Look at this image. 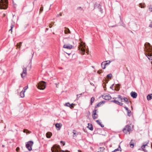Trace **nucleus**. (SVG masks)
Instances as JSON below:
<instances>
[{
	"mask_svg": "<svg viewBox=\"0 0 152 152\" xmlns=\"http://www.w3.org/2000/svg\"><path fill=\"white\" fill-rule=\"evenodd\" d=\"M114 84H113L111 86H113H113H114Z\"/></svg>",
	"mask_w": 152,
	"mask_h": 152,
	"instance_id": "57",
	"label": "nucleus"
},
{
	"mask_svg": "<svg viewBox=\"0 0 152 152\" xmlns=\"http://www.w3.org/2000/svg\"><path fill=\"white\" fill-rule=\"evenodd\" d=\"M97 117H98V115H93L92 116V117H93V118L94 119H96L97 118Z\"/></svg>",
	"mask_w": 152,
	"mask_h": 152,
	"instance_id": "36",
	"label": "nucleus"
},
{
	"mask_svg": "<svg viewBox=\"0 0 152 152\" xmlns=\"http://www.w3.org/2000/svg\"><path fill=\"white\" fill-rule=\"evenodd\" d=\"M104 149V147H100L98 149V152H103Z\"/></svg>",
	"mask_w": 152,
	"mask_h": 152,
	"instance_id": "22",
	"label": "nucleus"
},
{
	"mask_svg": "<svg viewBox=\"0 0 152 152\" xmlns=\"http://www.w3.org/2000/svg\"><path fill=\"white\" fill-rule=\"evenodd\" d=\"M33 142L30 141L27 142L26 144V147L29 151H31L32 150V146L33 145Z\"/></svg>",
	"mask_w": 152,
	"mask_h": 152,
	"instance_id": "7",
	"label": "nucleus"
},
{
	"mask_svg": "<svg viewBox=\"0 0 152 152\" xmlns=\"http://www.w3.org/2000/svg\"><path fill=\"white\" fill-rule=\"evenodd\" d=\"M124 107L127 111L129 110L128 108L126 107Z\"/></svg>",
	"mask_w": 152,
	"mask_h": 152,
	"instance_id": "43",
	"label": "nucleus"
},
{
	"mask_svg": "<svg viewBox=\"0 0 152 152\" xmlns=\"http://www.w3.org/2000/svg\"><path fill=\"white\" fill-rule=\"evenodd\" d=\"M28 88V86H26L25 87H24L23 88V89L24 90V91H25V92L26 90H27Z\"/></svg>",
	"mask_w": 152,
	"mask_h": 152,
	"instance_id": "38",
	"label": "nucleus"
},
{
	"mask_svg": "<svg viewBox=\"0 0 152 152\" xmlns=\"http://www.w3.org/2000/svg\"><path fill=\"white\" fill-rule=\"evenodd\" d=\"M105 101H103L100 102L95 106V108H96L100 107L102 103L104 104L105 103Z\"/></svg>",
	"mask_w": 152,
	"mask_h": 152,
	"instance_id": "15",
	"label": "nucleus"
},
{
	"mask_svg": "<svg viewBox=\"0 0 152 152\" xmlns=\"http://www.w3.org/2000/svg\"><path fill=\"white\" fill-rule=\"evenodd\" d=\"M20 150V148L19 147H18L16 148V150L18 152Z\"/></svg>",
	"mask_w": 152,
	"mask_h": 152,
	"instance_id": "40",
	"label": "nucleus"
},
{
	"mask_svg": "<svg viewBox=\"0 0 152 152\" xmlns=\"http://www.w3.org/2000/svg\"><path fill=\"white\" fill-rule=\"evenodd\" d=\"M97 110L96 109L94 110L93 111V113H96Z\"/></svg>",
	"mask_w": 152,
	"mask_h": 152,
	"instance_id": "41",
	"label": "nucleus"
},
{
	"mask_svg": "<svg viewBox=\"0 0 152 152\" xmlns=\"http://www.w3.org/2000/svg\"><path fill=\"white\" fill-rule=\"evenodd\" d=\"M88 128L91 130L92 131L93 130V127L92 124H91L88 123Z\"/></svg>",
	"mask_w": 152,
	"mask_h": 152,
	"instance_id": "14",
	"label": "nucleus"
},
{
	"mask_svg": "<svg viewBox=\"0 0 152 152\" xmlns=\"http://www.w3.org/2000/svg\"><path fill=\"white\" fill-rule=\"evenodd\" d=\"M147 99L149 101L152 99V94H148L147 96Z\"/></svg>",
	"mask_w": 152,
	"mask_h": 152,
	"instance_id": "18",
	"label": "nucleus"
},
{
	"mask_svg": "<svg viewBox=\"0 0 152 152\" xmlns=\"http://www.w3.org/2000/svg\"><path fill=\"white\" fill-rule=\"evenodd\" d=\"M63 42L65 44H65L64 45L63 48H64L70 50L73 47L72 45L69 44L70 43H74L73 39L72 38L69 37L64 38L63 40Z\"/></svg>",
	"mask_w": 152,
	"mask_h": 152,
	"instance_id": "2",
	"label": "nucleus"
},
{
	"mask_svg": "<svg viewBox=\"0 0 152 152\" xmlns=\"http://www.w3.org/2000/svg\"><path fill=\"white\" fill-rule=\"evenodd\" d=\"M73 133L74 134V135H75L76 134V133L75 132V130H74L73 131Z\"/></svg>",
	"mask_w": 152,
	"mask_h": 152,
	"instance_id": "46",
	"label": "nucleus"
},
{
	"mask_svg": "<svg viewBox=\"0 0 152 152\" xmlns=\"http://www.w3.org/2000/svg\"><path fill=\"white\" fill-rule=\"evenodd\" d=\"M52 23H53V24H54V23H53V22Z\"/></svg>",
	"mask_w": 152,
	"mask_h": 152,
	"instance_id": "61",
	"label": "nucleus"
},
{
	"mask_svg": "<svg viewBox=\"0 0 152 152\" xmlns=\"http://www.w3.org/2000/svg\"><path fill=\"white\" fill-rule=\"evenodd\" d=\"M97 123L99 125L102 127H104V125L102 124H101V123L100 122V121L99 120H97L96 121Z\"/></svg>",
	"mask_w": 152,
	"mask_h": 152,
	"instance_id": "23",
	"label": "nucleus"
},
{
	"mask_svg": "<svg viewBox=\"0 0 152 152\" xmlns=\"http://www.w3.org/2000/svg\"><path fill=\"white\" fill-rule=\"evenodd\" d=\"M51 150L52 152H70L67 150L64 151L61 150L60 146L56 145H54L51 148Z\"/></svg>",
	"mask_w": 152,
	"mask_h": 152,
	"instance_id": "3",
	"label": "nucleus"
},
{
	"mask_svg": "<svg viewBox=\"0 0 152 152\" xmlns=\"http://www.w3.org/2000/svg\"><path fill=\"white\" fill-rule=\"evenodd\" d=\"M104 98L106 100H109L111 99V97L109 95H106L104 96Z\"/></svg>",
	"mask_w": 152,
	"mask_h": 152,
	"instance_id": "16",
	"label": "nucleus"
},
{
	"mask_svg": "<svg viewBox=\"0 0 152 152\" xmlns=\"http://www.w3.org/2000/svg\"><path fill=\"white\" fill-rule=\"evenodd\" d=\"M64 33L65 34H67L68 33H70V31L68 28H65V29L64 30Z\"/></svg>",
	"mask_w": 152,
	"mask_h": 152,
	"instance_id": "24",
	"label": "nucleus"
},
{
	"mask_svg": "<svg viewBox=\"0 0 152 152\" xmlns=\"http://www.w3.org/2000/svg\"><path fill=\"white\" fill-rule=\"evenodd\" d=\"M62 124L59 123H57L55 124V126L57 130H59L61 129Z\"/></svg>",
	"mask_w": 152,
	"mask_h": 152,
	"instance_id": "13",
	"label": "nucleus"
},
{
	"mask_svg": "<svg viewBox=\"0 0 152 152\" xmlns=\"http://www.w3.org/2000/svg\"><path fill=\"white\" fill-rule=\"evenodd\" d=\"M123 99L124 100V101L125 102V103L127 104H128L129 103V102L127 98L126 97H124L123 98Z\"/></svg>",
	"mask_w": 152,
	"mask_h": 152,
	"instance_id": "25",
	"label": "nucleus"
},
{
	"mask_svg": "<svg viewBox=\"0 0 152 152\" xmlns=\"http://www.w3.org/2000/svg\"><path fill=\"white\" fill-rule=\"evenodd\" d=\"M88 51L86 52V53H88Z\"/></svg>",
	"mask_w": 152,
	"mask_h": 152,
	"instance_id": "59",
	"label": "nucleus"
},
{
	"mask_svg": "<svg viewBox=\"0 0 152 152\" xmlns=\"http://www.w3.org/2000/svg\"><path fill=\"white\" fill-rule=\"evenodd\" d=\"M118 98L120 99V100L121 101V102L122 101V100L123 99V98H122V97L120 95H118Z\"/></svg>",
	"mask_w": 152,
	"mask_h": 152,
	"instance_id": "31",
	"label": "nucleus"
},
{
	"mask_svg": "<svg viewBox=\"0 0 152 152\" xmlns=\"http://www.w3.org/2000/svg\"><path fill=\"white\" fill-rule=\"evenodd\" d=\"M43 10V7H41L40 9V13L41 12H42Z\"/></svg>",
	"mask_w": 152,
	"mask_h": 152,
	"instance_id": "39",
	"label": "nucleus"
},
{
	"mask_svg": "<svg viewBox=\"0 0 152 152\" xmlns=\"http://www.w3.org/2000/svg\"><path fill=\"white\" fill-rule=\"evenodd\" d=\"M23 71L21 74V77L23 78L27 74V69L26 67H24L23 66L22 67Z\"/></svg>",
	"mask_w": 152,
	"mask_h": 152,
	"instance_id": "9",
	"label": "nucleus"
},
{
	"mask_svg": "<svg viewBox=\"0 0 152 152\" xmlns=\"http://www.w3.org/2000/svg\"><path fill=\"white\" fill-rule=\"evenodd\" d=\"M52 24H50L49 25V26L50 28H51L52 27Z\"/></svg>",
	"mask_w": 152,
	"mask_h": 152,
	"instance_id": "51",
	"label": "nucleus"
},
{
	"mask_svg": "<svg viewBox=\"0 0 152 152\" xmlns=\"http://www.w3.org/2000/svg\"><path fill=\"white\" fill-rule=\"evenodd\" d=\"M62 15L61 13H60L57 16V17H59V16H61Z\"/></svg>",
	"mask_w": 152,
	"mask_h": 152,
	"instance_id": "47",
	"label": "nucleus"
},
{
	"mask_svg": "<svg viewBox=\"0 0 152 152\" xmlns=\"http://www.w3.org/2000/svg\"><path fill=\"white\" fill-rule=\"evenodd\" d=\"M149 10L151 12H152V5H150L149 6Z\"/></svg>",
	"mask_w": 152,
	"mask_h": 152,
	"instance_id": "33",
	"label": "nucleus"
},
{
	"mask_svg": "<svg viewBox=\"0 0 152 152\" xmlns=\"http://www.w3.org/2000/svg\"><path fill=\"white\" fill-rule=\"evenodd\" d=\"M138 150H142V149H141V148H139Z\"/></svg>",
	"mask_w": 152,
	"mask_h": 152,
	"instance_id": "55",
	"label": "nucleus"
},
{
	"mask_svg": "<svg viewBox=\"0 0 152 152\" xmlns=\"http://www.w3.org/2000/svg\"><path fill=\"white\" fill-rule=\"evenodd\" d=\"M78 50H80V53H83V54H85V52L86 46L85 43L83 42H81L80 43L78 47Z\"/></svg>",
	"mask_w": 152,
	"mask_h": 152,
	"instance_id": "4",
	"label": "nucleus"
},
{
	"mask_svg": "<svg viewBox=\"0 0 152 152\" xmlns=\"http://www.w3.org/2000/svg\"><path fill=\"white\" fill-rule=\"evenodd\" d=\"M25 91H22L20 93V96L21 98H23L24 96Z\"/></svg>",
	"mask_w": 152,
	"mask_h": 152,
	"instance_id": "20",
	"label": "nucleus"
},
{
	"mask_svg": "<svg viewBox=\"0 0 152 152\" xmlns=\"http://www.w3.org/2000/svg\"><path fill=\"white\" fill-rule=\"evenodd\" d=\"M82 95V94H77V97H80V96H81Z\"/></svg>",
	"mask_w": 152,
	"mask_h": 152,
	"instance_id": "49",
	"label": "nucleus"
},
{
	"mask_svg": "<svg viewBox=\"0 0 152 152\" xmlns=\"http://www.w3.org/2000/svg\"><path fill=\"white\" fill-rule=\"evenodd\" d=\"M121 151V148L120 147V145H119L118 147V148L117 149H115L114 151H113L112 152H115L117 151Z\"/></svg>",
	"mask_w": 152,
	"mask_h": 152,
	"instance_id": "21",
	"label": "nucleus"
},
{
	"mask_svg": "<svg viewBox=\"0 0 152 152\" xmlns=\"http://www.w3.org/2000/svg\"><path fill=\"white\" fill-rule=\"evenodd\" d=\"M112 75L111 74H108L107 75V77L108 78H111L112 77Z\"/></svg>",
	"mask_w": 152,
	"mask_h": 152,
	"instance_id": "34",
	"label": "nucleus"
},
{
	"mask_svg": "<svg viewBox=\"0 0 152 152\" xmlns=\"http://www.w3.org/2000/svg\"><path fill=\"white\" fill-rule=\"evenodd\" d=\"M46 83L43 81H41L39 82L37 85V88L40 90H44L46 88Z\"/></svg>",
	"mask_w": 152,
	"mask_h": 152,
	"instance_id": "6",
	"label": "nucleus"
},
{
	"mask_svg": "<svg viewBox=\"0 0 152 152\" xmlns=\"http://www.w3.org/2000/svg\"><path fill=\"white\" fill-rule=\"evenodd\" d=\"M127 115L129 116H131V111L129 110H128L127 111Z\"/></svg>",
	"mask_w": 152,
	"mask_h": 152,
	"instance_id": "30",
	"label": "nucleus"
},
{
	"mask_svg": "<svg viewBox=\"0 0 152 152\" xmlns=\"http://www.w3.org/2000/svg\"><path fill=\"white\" fill-rule=\"evenodd\" d=\"M21 45V42H20L19 43H18L17 45V47L20 48Z\"/></svg>",
	"mask_w": 152,
	"mask_h": 152,
	"instance_id": "32",
	"label": "nucleus"
},
{
	"mask_svg": "<svg viewBox=\"0 0 152 152\" xmlns=\"http://www.w3.org/2000/svg\"><path fill=\"white\" fill-rule=\"evenodd\" d=\"M74 105V104H70L71 106H69V107H70L71 109H72L74 108L73 105Z\"/></svg>",
	"mask_w": 152,
	"mask_h": 152,
	"instance_id": "37",
	"label": "nucleus"
},
{
	"mask_svg": "<svg viewBox=\"0 0 152 152\" xmlns=\"http://www.w3.org/2000/svg\"><path fill=\"white\" fill-rule=\"evenodd\" d=\"M105 62H107L106 63H107V65L109 64L110 62V61H106Z\"/></svg>",
	"mask_w": 152,
	"mask_h": 152,
	"instance_id": "45",
	"label": "nucleus"
},
{
	"mask_svg": "<svg viewBox=\"0 0 152 152\" xmlns=\"http://www.w3.org/2000/svg\"><path fill=\"white\" fill-rule=\"evenodd\" d=\"M2 147H4V145H2Z\"/></svg>",
	"mask_w": 152,
	"mask_h": 152,
	"instance_id": "58",
	"label": "nucleus"
},
{
	"mask_svg": "<svg viewBox=\"0 0 152 152\" xmlns=\"http://www.w3.org/2000/svg\"><path fill=\"white\" fill-rule=\"evenodd\" d=\"M130 95H131V96L133 98H135L137 97V94L134 92L132 91Z\"/></svg>",
	"mask_w": 152,
	"mask_h": 152,
	"instance_id": "10",
	"label": "nucleus"
},
{
	"mask_svg": "<svg viewBox=\"0 0 152 152\" xmlns=\"http://www.w3.org/2000/svg\"><path fill=\"white\" fill-rule=\"evenodd\" d=\"M51 5H50V8H49V9H50V7H51Z\"/></svg>",
	"mask_w": 152,
	"mask_h": 152,
	"instance_id": "60",
	"label": "nucleus"
},
{
	"mask_svg": "<svg viewBox=\"0 0 152 152\" xmlns=\"http://www.w3.org/2000/svg\"><path fill=\"white\" fill-rule=\"evenodd\" d=\"M97 73H98V74H100L101 73V71H97Z\"/></svg>",
	"mask_w": 152,
	"mask_h": 152,
	"instance_id": "53",
	"label": "nucleus"
},
{
	"mask_svg": "<svg viewBox=\"0 0 152 152\" xmlns=\"http://www.w3.org/2000/svg\"><path fill=\"white\" fill-rule=\"evenodd\" d=\"M8 0H1L0 1V9H6L7 8Z\"/></svg>",
	"mask_w": 152,
	"mask_h": 152,
	"instance_id": "5",
	"label": "nucleus"
},
{
	"mask_svg": "<svg viewBox=\"0 0 152 152\" xmlns=\"http://www.w3.org/2000/svg\"><path fill=\"white\" fill-rule=\"evenodd\" d=\"M4 16L5 15L4 14Z\"/></svg>",
	"mask_w": 152,
	"mask_h": 152,
	"instance_id": "62",
	"label": "nucleus"
},
{
	"mask_svg": "<svg viewBox=\"0 0 152 152\" xmlns=\"http://www.w3.org/2000/svg\"><path fill=\"white\" fill-rule=\"evenodd\" d=\"M77 9H79L82 10V9L81 7H79L77 8Z\"/></svg>",
	"mask_w": 152,
	"mask_h": 152,
	"instance_id": "48",
	"label": "nucleus"
},
{
	"mask_svg": "<svg viewBox=\"0 0 152 152\" xmlns=\"http://www.w3.org/2000/svg\"><path fill=\"white\" fill-rule=\"evenodd\" d=\"M131 131V127L129 125L126 126L123 130V132L126 134L128 132H130Z\"/></svg>",
	"mask_w": 152,
	"mask_h": 152,
	"instance_id": "8",
	"label": "nucleus"
},
{
	"mask_svg": "<svg viewBox=\"0 0 152 152\" xmlns=\"http://www.w3.org/2000/svg\"><path fill=\"white\" fill-rule=\"evenodd\" d=\"M139 6L141 8H144L145 7V5L144 3H140L139 4Z\"/></svg>",
	"mask_w": 152,
	"mask_h": 152,
	"instance_id": "27",
	"label": "nucleus"
},
{
	"mask_svg": "<svg viewBox=\"0 0 152 152\" xmlns=\"http://www.w3.org/2000/svg\"><path fill=\"white\" fill-rule=\"evenodd\" d=\"M130 147L133 148L134 146V143L132 142V140L130 142Z\"/></svg>",
	"mask_w": 152,
	"mask_h": 152,
	"instance_id": "26",
	"label": "nucleus"
},
{
	"mask_svg": "<svg viewBox=\"0 0 152 152\" xmlns=\"http://www.w3.org/2000/svg\"><path fill=\"white\" fill-rule=\"evenodd\" d=\"M110 88L113 90V86H111L110 87Z\"/></svg>",
	"mask_w": 152,
	"mask_h": 152,
	"instance_id": "54",
	"label": "nucleus"
},
{
	"mask_svg": "<svg viewBox=\"0 0 152 152\" xmlns=\"http://www.w3.org/2000/svg\"><path fill=\"white\" fill-rule=\"evenodd\" d=\"M148 142L146 143V144H143L141 147V149H142V151H143L145 152H147V151L144 148H145L146 146H147L148 144Z\"/></svg>",
	"mask_w": 152,
	"mask_h": 152,
	"instance_id": "12",
	"label": "nucleus"
},
{
	"mask_svg": "<svg viewBox=\"0 0 152 152\" xmlns=\"http://www.w3.org/2000/svg\"><path fill=\"white\" fill-rule=\"evenodd\" d=\"M145 51L146 52L145 56L148 59L151 60H152V47L149 43H146L145 44Z\"/></svg>",
	"mask_w": 152,
	"mask_h": 152,
	"instance_id": "1",
	"label": "nucleus"
},
{
	"mask_svg": "<svg viewBox=\"0 0 152 152\" xmlns=\"http://www.w3.org/2000/svg\"><path fill=\"white\" fill-rule=\"evenodd\" d=\"M104 62H102L101 64L102 68L104 69L105 68V66L107 65V63H104Z\"/></svg>",
	"mask_w": 152,
	"mask_h": 152,
	"instance_id": "17",
	"label": "nucleus"
},
{
	"mask_svg": "<svg viewBox=\"0 0 152 152\" xmlns=\"http://www.w3.org/2000/svg\"><path fill=\"white\" fill-rule=\"evenodd\" d=\"M65 106L69 107V106H71V105L69 102H67L65 104Z\"/></svg>",
	"mask_w": 152,
	"mask_h": 152,
	"instance_id": "35",
	"label": "nucleus"
},
{
	"mask_svg": "<svg viewBox=\"0 0 152 152\" xmlns=\"http://www.w3.org/2000/svg\"><path fill=\"white\" fill-rule=\"evenodd\" d=\"M97 115V114H96V113H93V114H92V116H93H93H94V115Z\"/></svg>",
	"mask_w": 152,
	"mask_h": 152,
	"instance_id": "52",
	"label": "nucleus"
},
{
	"mask_svg": "<svg viewBox=\"0 0 152 152\" xmlns=\"http://www.w3.org/2000/svg\"><path fill=\"white\" fill-rule=\"evenodd\" d=\"M52 135V133L50 132H48L46 134V136L47 138H50Z\"/></svg>",
	"mask_w": 152,
	"mask_h": 152,
	"instance_id": "19",
	"label": "nucleus"
},
{
	"mask_svg": "<svg viewBox=\"0 0 152 152\" xmlns=\"http://www.w3.org/2000/svg\"><path fill=\"white\" fill-rule=\"evenodd\" d=\"M150 27H152V21L151 22V24H150L149 26Z\"/></svg>",
	"mask_w": 152,
	"mask_h": 152,
	"instance_id": "50",
	"label": "nucleus"
},
{
	"mask_svg": "<svg viewBox=\"0 0 152 152\" xmlns=\"http://www.w3.org/2000/svg\"><path fill=\"white\" fill-rule=\"evenodd\" d=\"M111 102L120 106H122L123 104V103L119 102L118 101L115 100H112L111 101Z\"/></svg>",
	"mask_w": 152,
	"mask_h": 152,
	"instance_id": "11",
	"label": "nucleus"
},
{
	"mask_svg": "<svg viewBox=\"0 0 152 152\" xmlns=\"http://www.w3.org/2000/svg\"><path fill=\"white\" fill-rule=\"evenodd\" d=\"M95 100V98L94 97H92L91 99V104L92 105V103L94 102Z\"/></svg>",
	"mask_w": 152,
	"mask_h": 152,
	"instance_id": "28",
	"label": "nucleus"
},
{
	"mask_svg": "<svg viewBox=\"0 0 152 152\" xmlns=\"http://www.w3.org/2000/svg\"><path fill=\"white\" fill-rule=\"evenodd\" d=\"M13 25H11V28L9 30V31H11V32H12V28H13Z\"/></svg>",
	"mask_w": 152,
	"mask_h": 152,
	"instance_id": "44",
	"label": "nucleus"
},
{
	"mask_svg": "<svg viewBox=\"0 0 152 152\" xmlns=\"http://www.w3.org/2000/svg\"><path fill=\"white\" fill-rule=\"evenodd\" d=\"M60 142L61 144L62 143L63 144V146L65 145V143L63 141H61Z\"/></svg>",
	"mask_w": 152,
	"mask_h": 152,
	"instance_id": "42",
	"label": "nucleus"
},
{
	"mask_svg": "<svg viewBox=\"0 0 152 152\" xmlns=\"http://www.w3.org/2000/svg\"><path fill=\"white\" fill-rule=\"evenodd\" d=\"M56 87H58L57 86H58V84H57V83H56Z\"/></svg>",
	"mask_w": 152,
	"mask_h": 152,
	"instance_id": "56",
	"label": "nucleus"
},
{
	"mask_svg": "<svg viewBox=\"0 0 152 152\" xmlns=\"http://www.w3.org/2000/svg\"><path fill=\"white\" fill-rule=\"evenodd\" d=\"M23 132H24L26 133V134L30 133H31V132L28 131L27 129H24Z\"/></svg>",
	"mask_w": 152,
	"mask_h": 152,
	"instance_id": "29",
	"label": "nucleus"
}]
</instances>
